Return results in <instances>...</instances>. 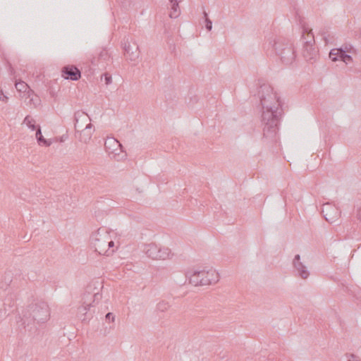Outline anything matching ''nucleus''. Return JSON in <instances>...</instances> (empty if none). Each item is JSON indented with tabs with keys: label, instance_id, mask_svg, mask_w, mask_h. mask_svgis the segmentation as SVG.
Returning a JSON list of instances; mask_svg holds the SVG:
<instances>
[{
	"label": "nucleus",
	"instance_id": "5701e85b",
	"mask_svg": "<svg viewBox=\"0 0 361 361\" xmlns=\"http://www.w3.org/2000/svg\"><path fill=\"white\" fill-rule=\"evenodd\" d=\"M169 308V304L166 301H160L157 304L156 310L161 312H166Z\"/></svg>",
	"mask_w": 361,
	"mask_h": 361
},
{
	"label": "nucleus",
	"instance_id": "6e6552de",
	"mask_svg": "<svg viewBox=\"0 0 361 361\" xmlns=\"http://www.w3.org/2000/svg\"><path fill=\"white\" fill-rule=\"evenodd\" d=\"M322 213L326 221L333 224L338 220L341 216V211L335 205L329 202L325 203L322 206Z\"/></svg>",
	"mask_w": 361,
	"mask_h": 361
},
{
	"label": "nucleus",
	"instance_id": "2eb2a0df",
	"mask_svg": "<svg viewBox=\"0 0 361 361\" xmlns=\"http://www.w3.org/2000/svg\"><path fill=\"white\" fill-rule=\"evenodd\" d=\"M92 125L91 123H88L86 124L85 128L80 129L79 132H80V140L83 142H87L92 137L93 130H92Z\"/></svg>",
	"mask_w": 361,
	"mask_h": 361
},
{
	"label": "nucleus",
	"instance_id": "7c9ffc66",
	"mask_svg": "<svg viewBox=\"0 0 361 361\" xmlns=\"http://www.w3.org/2000/svg\"><path fill=\"white\" fill-rule=\"evenodd\" d=\"M170 4H176V3H179V1L178 0H169Z\"/></svg>",
	"mask_w": 361,
	"mask_h": 361
},
{
	"label": "nucleus",
	"instance_id": "1a4fd4ad",
	"mask_svg": "<svg viewBox=\"0 0 361 361\" xmlns=\"http://www.w3.org/2000/svg\"><path fill=\"white\" fill-rule=\"evenodd\" d=\"M293 265L295 274L302 279H307L310 276L307 267L300 261V256L296 255L293 261Z\"/></svg>",
	"mask_w": 361,
	"mask_h": 361
},
{
	"label": "nucleus",
	"instance_id": "412c9836",
	"mask_svg": "<svg viewBox=\"0 0 361 361\" xmlns=\"http://www.w3.org/2000/svg\"><path fill=\"white\" fill-rule=\"evenodd\" d=\"M171 12L169 13V17L171 18H176L180 14V10L179 7V3L171 4Z\"/></svg>",
	"mask_w": 361,
	"mask_h": 361
},
{
	"label": "nucleus",
	"instance_id": "9b49d317",
	"mask_svg": "<svg viewBox=\"0 0 361 361\" xmlns=\"http://www.w3.org/2000/svg\"><path fill=\"white\" fill-rule=\"evenodd\" d=\"M91 119L87 114L83 111L75 113V128L77 132L85 128L86 124L90 123Z\"/></svg>",
	"mask_w": 361,
	"mask_h": 361
},
{
	"label": "nucleus",
	"instance_id": "a878e982",
	"mask_svg": "<svg viewBox=\"0 0 361 361\" xmlns=\"http://www.w3.org/2000/svg\"><path fill=\"white\" fill-rule=\"evenodd\" d=\"M103 78L104 79L106 85H109L112 82L111 75L110 74L107 73H106L104 75H102V80Z\"/></svg>",
	"mask_w": 361,
	"mask_h": 361
},
{
	"label": "nucleus",
	"instance_id": "4468645a",
	"mask_svg": "<svg viewBox=\"0 0 361 361\" xmlns=\"http://www.w3.org/2000/svg\"><path fill=\"white\" fill-rule=\"evenodd\" d=\"M110 56L108 53V51L105 49H102L99 52L97 57H93L91 59V63L94 66H99L104 67L106 63L109 61Z\"/></svg>",
	"mask_w": 361,
	"mask_h": 361
},
{
	"label": "nucleus",
	"instance_id": "4be33fe9",
	"mask_svg": "<svg viewBox=\"0 0 361 361\" xmlns=\"http://www.w3.org/2000/svg\"><path fill=\"white\" fill-rule=\"evenodd\" d=\"M23 123L25 124L32 130H37V126L35 125V121L30 116H27L24 118Z\"/></svg>",
	"mask_w": 361,
	"mask_h": 361
},
{
	"label": "nucleus",
	"instance_id": "0eeeda50",
	"mask_svg": "<svg viewBox=\"0 0 361 361\" xmlns=\"http://www.w3.org/2000/svg\"><path fill=\"white\" fill-rule=\"evenodd\" d=\"M307 32V39L303 49V56L307 61H315L317 56V51L314 46V35L312 31H308L307 28L304 29V33Z\"/></svg>",
	"mask_w": 361,
	"mask_h": 361
},
{
	"label": "nucleus",
	"instance_id": "f3484780",
	"mask_svg": "<svg viewBox=\"0 0 361 361\" xmlns=\"http://www.w3.org/2000/svg\"><path fill=\"white\" fill-rule=\"evenodd\" d=\"M15 86L18 92L24 93V96L30 97L31 94H32V90H30L27 84L23 81L16 82Z\"/></svg>",
	"mask_w": 361,
	"mask_h": 361
},
{
	"label": "nucleus",
	"instance_id": "f03ea898",
	"mask_svg": "<svg viewBox=\"0 0 361 361\" xmlns=\"http://www.w3.org/2000/svg\"><path fill=\"white\" fill-rule=\"evenodd\" d=\"M50 317L49 308L47 302L32 303L23 312V317L18 326L31 334L38 331L40 324L46 323Z\"/></svg>",
	"mask_w": 361,
	"mask_h": 361
},
{
	"label": "nucleus",
	"instance_id": "20e7f679",
	"mask_svg": "<svg viewBox=\"0 0 361 361\" xmlns=\"http://www.w3.org/2000/svg\"><path fill=\"white\" fill-rule=\"evenodd\" d=\"M271 46L283 63L290 65L295 61V51L293 44L289 40L277 37L274 39Z\"/></svg>",
	"mask_w": 361,
	"mask_h": 361
},
{
	"label": "nucleus",
	"instance_id": "f8f14e48",
	"mask_svg": "<svg viewBox=\"0 0 361 361\" xmlns=\"http://www.w3.org/2000/svg\"><path fill=\"white\" fill-rule=\"evenodd\" d=\"M104 146L106 152L109 154H113L115 156L118 155L119 154L117 151L122 152V145L114 137H109L106 140Z\"/></svg>",
	"mask_w": 361,
	"mask_h": 361
},
{
	"label": "nucleus",
	"instance_id": "c756f323",
	"mask_svg": "<svg viewBox=\"0 0 361 361\" xmlns=\"http://www.w3.org/2000/svg\"><path fill=\"white\" fill-rule=\"evenodd\" d=\"M106 319L108 320H111V322H114V316L111 312H109L106 314Z\"/></svg>",
	"mask_w": 361,
	"mask_h": 361
},
{
	"label": "nucleus",
	"instance_id": "393cba45",
	"mask_svg": "<svg viewBox=\"0 0 361 361\" xmlns=\"http://www.w3.org/2000/svg\"><path fill=\"white\" fill-rule=\"evenodd\" d=\"M27 99H29V103L32 104L34 106H37L39 104V99L37 96H34V92H32V94H31L30 97H28L27 96Z\"/></svg>",
	"mask_w": 361,
	"mask_h": 361
},
{
	"label": "nucleus",
	"instance_id": "a211bd4d",
	"mask_svg": "<svg viewBox=\"0 0 361 361\" xmlns=\"http://www.w3.org/2000/svg\"><path fill=\"white\" fill-rule=\"evenodd\" d=\"M157 259L164 260L169 259L172 256L171 251L168 247H158Z\"/></svg>",
	"mask_w": 361,
	"mask_h": 361
},
{
	"label": "nucleus",
	"instance_id": "ddd939ff",
	"mask_svg": "<svg viewBox=\"0 0 361 361\" xmlns=\"http://www.w3.org/2000/svg\"><path fill=\"white\" fill-rule=\"evenodd\" d=\"M123 49L125 54L130 61H135L138 59L139 47L135 43L131 45L128 42H125Z\"/></svg>",
	"mask_w": 361,
	"mask_h": 361
},
{
	"label": "nucleus",
	"instance_id": "6ab92c4d",
	"mask_svg": "<svg viewBox=\"0 0 361 361\" xmlns=\"http://www.w3.org/2000/svg\"><path fill=\"white\" fill-rule=\"evenodd\" d=\"M342 52H346V50L339 48V49H332L329 52V58L333 61H337L341 60V55Z\"/></svg>",
	"mask_w": 361,
	"mask_h": 361
},
{
	"label": "nucleus",
	"instance_id": "9d476101",
	"mask_svg": "<svg viewBox=\"0 0 361 361\" xmlns=\"http://www.w3.org/2000/svg\"><path fill=\"white\" fill-rule=\"evenodd\" d=\"M61 75L66 80L76 81L80 78L81 73L75 66H66L62 68Z\"/></svg>",
	"mask_w": 361,
	"mask_h": 361
},
{
	"label": "nucleus",
	"instance_id": "aec40b11",
	"mask_svg": "<svg viewBox=\"0 0 361 361\" xmlns=\"http://www.w3.org/2000/svg\"><path fill=\"white\" fill-rule=\"evenodd\" d=\"M36 139L39 145H43L45 146H49L51 145V142L44 139L43 135H42L40 126H37L36 130Z\"/></svg>",
	"mask_w": 361,
	"mask_h": 361
},
{
	"label": "nucleus",
	"instance_id": "7ed1b4c3",
	"mask_svg": "<svg viewBox=\"0 0 361 361\" xmlns=\"http://www.w3.org/2000/svg\"><path fill=\"white\" fill-rule=\"evenodd\" d=\"M91 245L95 252L102 255L109 256L114 250V242L110 233L105 228H99L90 238Z\"/></svg>",
	"mask_w": 361,
	"mask_h": 361
},
{
	"label": "nucleus",
	"instance_id": "423d86ee",
	"mask_svg": "<svg viewBox=\"0 0 361 361\" xmlns=\"http://www.w3.org/2000/svg\"><path fill=\"white\" fill-rule=\"evenodd\" d=\"M219 274L214 269L195 271L189 276L190 283L194 286H207L217 283Z\"/></svg>",
	"mask_w": 361,
	"mask_h": 361
},
{
	"label": "nucleus",
	"instance_id": "bb28decb",
	"mask_svg": "<svg viewBox=\"0 0 361 361\" xmlns=\"http://www.w3.org/2000/svg\"><path fill=\"white\" fill-rule=\"evenodd\" d=\"M204 22H205L206 29L208 31H211L212 29V20L209 18H207V19L204 20Z\"/></svg>",
	"mask_w": 361,
	"mask_h": 361
},
{
	"label": "nucleus",
	"instance_id": "b1692460",
	"mask_svg": "<svg viewBox=\"0 0 361 361\" xmlns=\"http://www.w3.org/2000/svg\"><path fill=\"white\" fill-rule=\"evenodd\" d=\"M341 56V61H343L346 64L353 61L352 56L349 54H345V52H342Z\"/></svg>",
	"mask_w": 361,
	"mask_h": 361
},
{
	"label": "nucleus",
	"instance_id": "cd10ccee",
	"mask_svg": "<svg viewBox=\"0 0 361 361\" xmlns=\"http://www.w3.org/2000/svg\"><path fill=\"white\" fill-rule=\"evenodd\" d=\"M347 357L348 361H361V359L354 354L348 355Z\"/></svg>",
	"mask_w": 361,
	"mask_h": 361
},
{
	"label": "nucleus",
	"instance_id": "473e14b6",
	"mask_svg": "<svg viewBox=\"0 0 361 361\" xmlns=\"http://www.w3.org/2000/svg\"><path fill=\"white\" fill-rule=\"evenodd\" d=\"M323 38L325 40L326 43H327V39H326V37H324Z\"/></svg>",
	"mask_w": 361,
	"mask_h": 361
},
{
	"label": "nucleus",
	"instance_id": "2f4dec72",
	"mask_svg": "<svg viewBox=\"0 0 361 361\" xmlns=\"http://www.w3.org/2000/svg\"><path fill=\"white\" fill-rule=\"evenodd\" d=\"M203 15H204V20L207 19V18H208L207 13L205 11H203Z\"/></svg>",
	"mask_w": 361,
	"mask_h": 361
},
{
	"label": "nucleus",
	"instance_id": "dca6fc26",
	"mask_svg": "<svg viewBox=\"0 0 361 361\" xmlns=\"http://www.w3.org/2000/svg\"><path fill=\"white\" fill-rule=\"evenodd\" d=\"M143 250L147 255V257L153 259H157V253L159 252V251L158 246L156 244L150 243L146 245Z\"/></svg>",
	"mask_w": 361,
	"mask_h": 361
},
{
	"label": "nucleus",
	"instance_id": "c85d7f7f",
	"mask_svg": "<svg viewBox=\"0 0 361 361\" xmlns=\"http://www.w3.org/2000/svg\"><path fill=\"white\" fill-rule=\"evenodd\" d=\"M8 97L4 94L2 89L0 88V101H2L6 103L8 101Z\"/></svg>",
	"mask_w": 361,
	"mask_h": 361
},
{
	"label": "nucleus",
	"instance_id": "39448f33",
	"mask_svg": "<svg viewBox=\"0 0 361 361\" xmlns=\"http://www.w3.org/2000/svg\"><path fill=\"white\" fill-rule=\"evenodd\" d=\"M102 299V294L97 293H90L86 291L82 296V305L78 308L77 317L82 322L90 321L94 314V311L91 307L94 306V303L99 302Z\"/></svg>",
	"mask_w": 361,
	"mask_h": 361
},
{
	"label": "nucleus",
	"instance_id": "f257e3e1",
	"mask_svg": "<svg viewBox=\"0 0 361 361\" xmlns=\"http://www.w3.org/2000/svg\"><path fill=\"white\" fill-rule=\"evenodd\" d=\"M258 97L262 106L261 123L263 135L271 141H276L282 116L279 97L268 83H263L259 86Z\"/></svg>",
	"mask_w": 361,
	"mask_h": 361
}]
</instances>
